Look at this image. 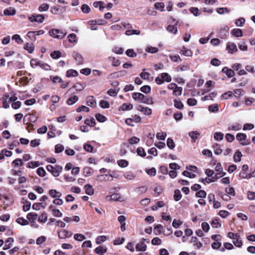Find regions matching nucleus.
Wrapping results in <instances>:
<instances>
[{
  "instance_id": "47",
  "label": "nucleus",
  "mask_w": 255,
  "mask_h": 255,
  "mask_svg": "<svg viewBox=\"0 0 255 255\" xmlns=\"http://www.w3.org/2000/svg\"><path fill=\"white\" fill-rule=\"evenodd\" d=\"M174 105L178 109L181 110L183 108V104L180 101L174 100Z\"/></svg>"
},
{
  "instance_id": "11",
  "label": "nucleus",
  "mask_w": 255,
  "mask_h": 255,
  "mask_svg": "<svg viewBox=\"0 0 255 255\" xmlns=\"http://www.w3.org/2000/svg\"><path fill=\"white\" fill-rule=\"evenodd\" d=\"M73 56L78 64H82L84 62L83 57L81 55L77 52H74Z\"/></svg>"
},
{
  "instance_id": "45",
  "label": "nucleus",
  "mask_w": 255,
  "mask_h": 255,
  "mask_svg": "<svg viewBox=\"0 0 255 255\" xmlns=\"http://www.w3.org/2000/svg\"><path fill=\"white\" fill-rule=\"evenodd\" d=\"M96 118L99 122H104L106 121L107 118L106 117L100 114H97L96 115Z\"/></svg>"
},
{
  "instance_id": "44",
  "label": "nucleus",
  "mask_w": 255,
  "mask_h": 255,
  "mask_svg": "<svg viewBox=\"0 0 255 255\" xmlns=\"http://www.w3.org/2000/svg\"><path fill=\"white\" fill-rule=\"evenodd\" d=\"M47 220V217L46 216V214L45 213H42L41 215L39 217L38 219V221L40 223H45Z\"/></svg>"
},
{
  "instance_id": "56",
  "label": "nucleus",
  "mask_w": 255,
  "mask_h": 255,
  "mask_svg": "<svg viewBox=\"0 0 255 255\" xmlns=\"http://www.w3.org/2000/svg\"><path fill=\"white\" fill-rule=\"evenodd\" d=\"M37 214L34 213H29L27 215V218L29 220H35L37 218Z\"/></svg>"
},
{
  "instance_id": "59",
  "label": "nucleus",
  "mask_w": 255,
  "mask_h": 255,
  "mask_svg": "<svg viewBox=\"0 0 255 255\" xmlns=\"http://www.w3.org/2000/svg\"><path fill=\"white\" fill-rule=\"evenodd\" d=\"M140 91L144 93H148L151 91V88L149 86L145 85L140 88Z\"/></svg>"
},
{
  "instance_id": "3",
  "label": "nucleus",
  "mask_w": 255,
  "mask_h": 255,
  "mask_svg": "<svg viewBox=\"0 0 255 255\" xmlns=\"http://www.w3.org/2000/svg\"><path fill=\"white\" fill-rule=\"evenodd\" d=\"M44 16L42 14H36L32 15L29 16L28 19L31 22H37L39 23H42L44 19Z\"/></svg>"
},
{
  "instance_id": "55",
  "label": "nucleus",
  "mask_w": 255,
  "mask_h": 255,
  "mask_svg": "<svg viewBox=\"0 0 255 255\" xmlns=\"http://www.w3.org/2000/svg\"><path fill=\"white\" fill-rule=\"evenodd\" d=\"M167 145L170 149H173L175 147V144L173 140L170 138H168L167 140Z\"/></svg>"
},
{
  "instance_id": "33",
  "label": "nucleus",
  "mask_w": 255,
  "mask_h": 255,
  "mask_svg": "<svg viewBox=\"0 0 255 255\" xmlns=\"http://www.w3.org/2000/svg\"><path fill=\"white\" fill-rule=\"evenodd\" d=\"M181 194L179 190L176 189L174 191V199L175 201H178L181 198Z\"/></svg>"
},
{
  "instance_id": "26",
  "label": "nucleus",
  "mask_w": 255,
  "mask_h": 255,
  "mask_svg": "<svg viewBox=\"0 0 255 255\" xmlns=\"http://www.w3.org/2000/svg\"><path fill=\"white\" fill-rule=\"evenodd\" d=\"M161 78L163 80V82L166 81L167 82H170L172 80L171 76L166 73H162L161 74Z\"/></svg>"
},
{
  "instance_id": "57",
  "label": "nucleus",
  "mask_w": 255,
  "mask_h": 255,
  "mask_svg": "<svg viewBox=\"0 0 255 255\" xmlns=\"http://www.w3.org/2000/svg\"><path fill=\"white\" fill-rule=\"evenodd\" d=\"M12 164L13 166L16 167L19 165L22 166L23 165V163L21 159H16L13 161Z\"/></svg>"
},
{
  "instance_id": "17",
  "label": "nucleus",
  "mask_w": 255,
  "mask_h": 255,
  "mask_svg": "<svg viewBox=\"0 0 255 255\" xmlns=\"http://www.w3.org/2000/svg\"><path fill=\"white\" fill-rule=\"evenodd\" d=\"M14 240L12 238H8L5 241V244L3 247V250H7L11 247V244L13 242Z\"/></svg>"
},
{
  "instance_id": "20",
  "label": "nucleus",
  "mask_w": 255,
  "mask_h": 255,
  "mask_svg": "<svg viewBox=\"0 0 255 255\" xmlns=\"http://www.w3.org/2000/svg\"><path fill=\"white\" fill-rule=\"evenodd\" d=\"M233 243L235 246L237 247H241L242 246V242L240 236H237V237L235 238V240H233Z\"/></svg>"
},
{
  "instance_id": "63",
  "label": "nucleus",
  "mask_w": 255,
  "mask_h": 255,
  "mask_svg": "<svg viewBox=\"0 0 255 255\" xmlns=\"http://www.w3.org/2000/svg\"><path fill=\"white\" fill-rule=\"evenodd\" d=\"M81 10L84 13H88L90 11L91 8L87 4H84L81 6Z\"/></svg>"
},
{
  "instance_id": "29",
  "label": "nucleus",
  "mask_w": 255,
  "mask_h": 255,
  "mask_svg": "<svg viewBox=\"0 0 255 255\" xmlns=\"http://www.w3.org/2000/svg\"><path fill=\"white\" fill-rule=\"evenodd\" d=\"M154 7L156 9L160 10L161 11H164V4L163 2H156L154 4Z\"/></svg>"
},
{
  "instance_id": "27",
  "label": "nucleus",
  "mask_w": 255,
  "mask_h": 255,
  "mask_svg": "<svg viewBox=\"0 0 255 255\" xmlns=\"http://www.w3.org/2000/svg\"><path fill=\"white\" fill-rule=\"evenodd\" d=\"M50 79L54 83H59L63 81L62 78L58 76H50Z\"/></svg>"
},
{
  "instance_id": "5",
  "label": "nucleus",
  "mask_w": 255,
  "mask_h": 255,
  "mask_svg": "<svg viewBox=\"0 0 255 255\" xmlns=\"http://www.w3.org/2000/svg\"><path fill=\"white\" fill-rule=\"evenodd\" d=\"M96 179L97 181L103 182V181H112L113 180V176L112 175L109 176L107 174H104V175H98Z\"/></svg>"
},
{
  "instance_id": "42",
  "label": "nucleus",
  "mask_w": 255,
  "mask_h": 255,
  "mask_svg": "<svg viewBox=\"0 0 255 255\" xmlns=\"http://www.w3.org/2000/svg\"><path fill=\"white\" fill-rule=\"evenodd\" d=\"M49 7V5L47 3H42L39 6L38 10L41 12L47 11Z\"/></svg>"
},
{
  "instance_id": "30",
  "label": "nucleus",
  "mask_w": 255,
  "mask_h": 255,
  "mask_svg": "<svg viewBox=\"0 0 255 255\" xmlns=\"http://www.w3.org/2000/svg\"><path fill=\"white\" fill-rule=\"evenodd\" d=\"M16 222L18 224L22 226L27 225L29 224L28 221L23 218H17L16 220Z\"/></svg>"
},
{
  "instance_id": "2",
  "label": "nucleus",
  "mask_w": 255,
  "mask_h": 255,
  "mask_svg": "<svg viewBox=\"0 0 255 255\" xmlns=\"http://www.w3.org/2000/svg\"><path fill=\"white\" fill-rule=\"evenodd\" d=\"M46 168L54 177H58L62 170L61 166L57 165L55 166L48 165L47 166Z\"/></svg>"
},
{
  "instance_id": "34",
  "label": "nucleus",
  "mask_w": 255,
  "mask_h": 255,
  "mask_svg": "<svg viewBox=\"0 0 255 255\" xmlns=\"http://www.w3.org/2000/svg\"><path fill=\"white\" fill-rule=\"evenodd\" d=\"M190 67L188 65H181L177 67V71H184L189 70Z\"/></svg>"
},
{
  "instance_id": "9",
  "label": "nucleus",
  "mask_w": 255,
  "mask_h": 255,
  "mask_svg": "<svg viewBox=\"0 0 255 255\" xmlns=\"http://www.w3.org/2000/svg\"><path fill=\"white\" fill-rule=\"evenodd\" d=\"M132 97L135 101H139L141 102H142L143 100L145 99V96L140 93H134L132 94Z\"/></svg>"
},
{
  "instance_id": "12",
  "label": "nucleus",
  "mask_w": 255,
  "mask_h": 255,
  "mask_svg": "<svg viewBox=\"0 0 255 255\" xmlns=\"http://www.w3.org/2000/svg\"><path fill=\"white\" fill-rule=\"evenodd\" d=\"M135 249L137 251L144 252L146 250V245L143 241H141L136 245Z\"/></svg>"
},
{
  "instance_id": "64",
  "label": "nucleus",
  "mask_w": 255,
  "mask_h": 255,
  "mask_svg": "<svg viewBox=\"0 0 255 255\" xmlns=\"http://www.w3.org/2000/svg\"><path fill=\"white\" fill-rule=\"evenodd\" d=\"M39 165L38 161H31L28 163L27 167L30 168H33L38 167Z\"/></svg>"
},
{
  "instance_id": "41",
  "label": "nucleus",
  "mask_w": 255,
  "mask_h": 255,
  "mask_svg": "<svg viewBox=\"0 0 255 255\" xmlns=\"http://www.w3.org/2000/svg\"><path fill=\"white\" fill-rule=\"evenodd\" d=\"M100 106L101 108L105 109L109 108L110 104L108 101L102 100L100 102Z\"/></svg>"
},
{
  "instance_id": "43",
  "label": "nucleus",
  "mask_w": 255,
  "mask_h": 255,
  "mask_svg": "<svg viewBox=\"0 0 255 255\" xmlns=\"http://www.w3.org/2000/svg\"><path fill=\"white\" fill-rule=\"evenodd\" d=\"M24 48L27 50L29 53H32L34 50V46L32 44L27 43Z\"/></svg>"
},
{
  "instance_id": "13",
  "label": "nucleus",
  "mask_w": 255,
  "mask_h": 255,
  "mask_svg": "<svg viewBox=\"0 0 255 255\" xmlns=\"http://www.w3.org/2000/svg\"><path fill=\"white\" fill-rule=\"evenodd\" d=\"M231 34L236 37H241L243 36V31L239 28L233 29L231 31Z\"/></svg>"
},
{
  "instance_id": "21",
  "label": "nucleus",
  "mask_w": 255,
  "mask_h": 255,
  "mask_svg": "<svg viewBox=\"0 0 255 255\" xmlns=\"http://www.w3.org/2000/svg\"><path fill=\"white\" fill-rule=\"evenodd\" d=\"M246 135L245 133H238L237 135V139L242 142V144L243 145H247V144L246 142H244V141H245L246 138Z\"/></svg>"
},
{
  "instance_id": "23",
  "label": "nucleus",
  "mask_w": 255,
  "mask_h": 255,
  "mask_svg": "<svg viewBox=\"0 0 255 255\" xmlns=\"http://www.w3.org/2000/svg\"><path fill=\"white\" fill-rule=\"evenodd\" d=\"M242 156V154L241 151L239 150H237L234 154V160L235 162H239L241 160V157Z\"/></svg>"
},
{
  "instance_id": "14",
  "label": "nucleus",
  "mask_w": 255,
  "mask_h": 255,
  "mask_svg": "<svg viewBox=\"0 0 255 255\" xmlns=\"http://www.w3.org/2000/svg\"><path fill=\"white\" fill-rule=\"evenodd\" d=\"M85 192L89 195H92L94 193V191L93 187L90 184H86L84 186Z\"/></svg>"
},
{
  "instance_id": "8",
  "label": "nucleus",
  "mask_w": 255,
  "mask_h": 255,
  "mask_svg": "<svg viewBox=\"0 0 255 255\" xmlns=\"http://www.w3.org/2000/svg\"><path fill=\"white\" fill-rule=\"evenodd\" d=\"M86 87L85 84L81 83H76L70 88L68 91H70L72 89L74 88L78 92L82 91Z\"/></svg>"
},
{
  "instance_id": "35",
  "label": "nucleus",
  "mask_w": 255,
  "mask_h": 255,
  "mask_svg": "<svg viewBox=\"0 0 255 255\" xmlns=\"http://www.w3.org/2000/svg\"><path fill=\"white\" fill-rule=\"evenodd\" d=\"M95 253L98 254H104L107 252V249L103 247L99 246L95 249Z\"/></svg>"
},
{
  "instance_id": "40",
  "label": "nucleus",
  "mask_w": 255,
  "mask_h": 255,
  "mask_svg": "<svg viewBox=\"0 0 255 255\" xmlns=\"http://www.w3.org/2000/svg\"><path fill=\"white\" fill-rule=\"evenodd\" d=\"M67 38L70 42L73 43L76 42V35L75 33H71L68 35Z\"/></svg>"
},
{
  "instance_id": "58",
  "label": "nucleus",
  "mask_w": 255,
  "mask_h": 255,
  "mask_svg": "<svg viewBox=\"0 0 255 255\" xmlns=\"http://www.w3.org/2000/svg\"><path fill=\"white\" fill-rule=\"evenodd\" d=\"M146 52L151 53H155L158 51V49L155 47L149 46L145 49Z\"/></svg>"
},
{
  "instance_id": "1",
  "label": "nucleus",
  "mask_w": 255,
  "mask_h": 255,
  "mask_svg": "<svg viewBox=\"0 0 255 255\" xmlns=\"http://www.w3.org/2000/svg\"><path fill=\"white\" fill-rule=\"evenodd\" d=\"M67 34V32L58 29L53 28L49 30V35L56 39H62Z\"/></svg>"
},
{
  "instance_id": "49",
  "label": "nucleus",
  "mask_w": 255,
  "mask_h": 255,
  "mask_svg": "<svg viewBox=\"0 0 255 255\" xmlns=\"http://www.w3.org/2000/svg\"><path fill=\"white\" fill-rule=\"evenodd\" d=\"M139 76L143 80H149V77L150 76V74L148 72H141L140 73Z\"/></svg>"
},
{
  "instance_id": "51",
  "label": "nucleus",
  "mask_w": 255,
  "mask_h": 255,
  "mask_svg": "<svg viewBox=\"0 0 255 255\" xmlns=\"http://www.w3.org/2000/svg\"><path fill=\"white\" fill-rule=\"evenodd\" d=\"M132 105L131 104H124L122 106L123 111H129L132 109Z\"/></svg>"
},
{
  "instance_id": "18",
  "label": "nucleus",
  "mask_w": 255,
  "mask_h": 255,
  "mask_svg": "<svg viewBox=\"0 0 255 255\" xmlns=\"http://www.w3.org/2000/svg\"><path fill=\"white\" fill-rule=\"evenodd\" d=\"M189 135L192 138V142H194L200 136V133L198 131H193L190 132Z\"/></svg>"
},
{
  "instance_id": "22",
  "label": "nucleus",
  "mask_w": 255,
  "mask_h": 255,
  "mask_svg": "<svg viewBox=\"0 0 255 255\" xmlns=\"http://www.w3.org/2000/svg\"><path fill=\"white\" fill-rule=\"evenodd\" d=\"M87 105L91 107H95L96 106V102L92 97H88L87 99Z\"/></svg>"
},
{
  "instance_id": "15",
  "label": "nucleus",
  "mask_w": 255,
  "mask_h": 255,
  "mask_svg": "<svg viewBox=\"0 0 255 255\" xmlns=\"http://www.w3.org/2000/svg\"><path fill=\"white\" fill-rule=\"evenodd\" d=\"M49 194L53 198H60L62 196V194L60 192L54 189L50 190Z\"/></svg>"
},
{
  "instance_id": "61",
  "label": "nucleus",
  "mask_w": 255,
  "mask_h": 255,
  "mask_svg": "<svg viewBox=\"0 0 255 255\" xmlns=\"http://www.w3.org/2000/svg\"><path fill=\"white\" fill-rule=\"evenodd\" d=\"M245 92L243 90L239 89H236L234 91L235 96L236 97H239L241 96L244 95Z\"/></svg>"
},
{
  "instance_id": "60",
  "label": "nucleus",
  "mask_w": 255,
  "mask_h": 255,
  "mask_svg": "<svg viewBox=\"0 0 255 255\" xmlns=\"http://www.w3.org/2000/svg\"><path fill=\"white\" fill-rule=\"evenodd\" d=\"M136 152L137 154L141 157H144L146 155V153L142 147L137 148Z\"/></svg>"
},
{
  "instance_id": "4",
  "label": "nucleus",
  "mask_w": 255,
  "mask_h": 255,
  "mask_svg": "<svg viewBox=\"0 0 255 255\" xmlns=\"http://www.w3.org/2000/svg\"><path fill=\"white\" fill-rule=\"evenodd\" d=\"M72 235L71 232L62 230L58 232V237L60 239H66L67 238H70Z\"/></svg>"
},
{
  "instance_id": "52",
  "label": "nucleus",
  "mask_w": 255,
  "mask_h": 255,
  "mask_svg": "<svg viewBox=\"0 0 255 255\" xmlns=\"http://www.w3.org/2000/svg\"><path fill=\"white\" fill-rule=\"evenodd\" d=\"M206 192L204 190H200L196 193L197 197L205 198L206 197Z\"/></svg>"
},
{
  "instance_id": "32",
  "label": "nucleus",
  "mask_w": 255,
  "mask_h": 255,
  "mask_svg": "<svg viewBox=\"0 0 255 255\" xmlns=\"http://www.w3.org/2000/svg\"><path fill=\"white\" fill-rule=\"evenodd\" d=\"M117 163L118 165L121 167H126L128 165V161L124 159H121L118 160Z\"/></svg>"
},
{
  "instance_id": "39",
  "label": "nucleus",
  "mask_w": 255,
  "mask_h": 255,
  "mask_svg": "<svg viewBox=\"0 0 255 255\" xmlns=\"http://www.w3.org/2000/svg\"><path fill=\"white\" fill-rule=\"evenodd\" d=\"M224 134L221 132H216L214 133V137L216 140H221L223 138Z\"/></svg>"
},
{
  "instance_id": "6",
  "label": "nucleus",
  "mask_w": 255,
  "mask_h": 255,
  "mask_svg": "<svg viewBox=\"0 0 255 255\" xmlns=\"http://www.w3.org/2000/svg\"><path fill=\"white\" fill-rule=\"evenodd\" d=\"M226 49L229 53H233L238 50L236 45L233 42H228L226 46Z\"/></svg>"
},
{
  "instance_id": "48",
  "label": "nucleus",
  "mask_w": 255,
  "mask_h": 255,
  "mask_svg": "<svg viewBox=\"0 0 255 255\" xmlns=\"http://www.w3.org/2000/svg\"><path fill=\"white\" fill-rule=\"evenodd\" d=\"M61 53L59 51H54L51 52L50 56L53 59H57L61 57Z\"/></svg>"
},
{
  "instance_id": "10",
  "label": "nucleus",
  "mask_w": 255,
  "mask_h": 255,
  "mask_svg": "<svg viewBox=\"0 0 255 255\" xmlns=\"http://www.w3.org/2000/svg\"><path fill=\"white\" fill-rule=\"evenodd\" d=\"M106 198L110 201H121V197L119 194H114L111 196H108Z\"/></svg>"
},
{
  "instance_id": "28",
  "label": "nucleus",
  "mask_w": 255,
  "mask_h": 255,
  "mask_svg": "<svg viewBox=\"0 0 255 255\" xmlns=\"http://www.w3.org/2000/svg\"><path fill=\"white\" fill-rule=\"evenodd\" d=\"M3 13H4V14L5 15H14L15 14L16 10L14 8H8V9H5L4 10Z\"/></svg>"
},
{
  "instance_id": "16",
  "label": "nucleus",
  "mask_w": 255,
  "mask_h": 255,
  "mask_svg": "<svg viewBox=\"0 0 255 255\" xmlns=\"http://www.w3.org/2000/svg\"><path fill=\"white\" fill-rule=\"evenodd\" d=\"M178 22V21H177L175 23V25H169L166 28L167 30L170 33H173L174 34H176L177 32V28L176 25Z\"/></svg>"
},
{
  "instance_id": "7",
  "label": "nucleus",
  "mask_w": 255,
  "mask_h": 255,
  "mask_svg": "<svg viewBox=\"0 0 255 255\" xmlns=\"http://www.w3.org/2000/svg\"><path fill=\"white\" fill-rule=\"evenodd\" d=\"M229 35V28L225 26L221 29L219 32V36L222 39H225Z\"/></svg>"
},
{
  "instance_id": "37",
  "label": "nucleus",
  "mask_w": 255,
  "mask_h": 255,
  "mask_svg": "<svg viewBox=\"0 0 255 255\" xmlns=\"http://www.w3.org/2000/svg\"><path fill=\"white\" fill-rule=\"evenodd\" d=\"M156 138L159 140H164L166 136V132H159L156 133Z\"/></svg>"
},
{
  "instance_id": "54",
  "label": "nucleus",
  "mask_w": 255,
  "mask_h": 255,
  "mask_svg": "<svg viewBox=\"0 0 255 255\" xmlns=\"http://www.w3.org/2000/svg\"><path fill=\"white\" fill-rule=\"evenodd\" d=\"M12 39L14 40L18 44H21L23 42L22 39L18 34H14L12 36Z\"/></svg>"
},
{
  "instance_id": "62",
  "label": "nucleus",
  "mask_w": 255,
  "mask_h": 255,
  "mask_svg": "<svg viewBox=\"0 0 255 255\" xmlns=\"http://www.w3.org/2000/svg\"><path fill=\"white\" fill-rule=\"evenodd\" d=\"M74 237L75 240L78 241H82L85 239V237L81 234H76Z\"/></svg>"
},
{
  "instance_id": "24",
  "label": "nucleus",
  "mask_w": 255,
  "mask_h": 255,
  "mask_svg": "<svg viewBox=\"0 0 255 255\" xmlns=\"http://www.w3.org/2000/svg\"><path fill=\"white\" fill-rule=\"evenodd\" d=\"M181 53L186 56H191L192 55V52L187 49L186 47H183L181 50Z\"/></svg>"
},
{
  "instance_id": "38",
  "label": "nucleus",
  "mask_w": 255,
  "mask_h": 255,
  "mask_svg": "<svg viewBox=\"0 0 255 255\" xmlns=\"http://www.w3.org/2000/svg\"><path fill=\"white\" fill-rule=\"evenodd\" d=\"M217 12L220 14H223L226 12L227 13H229L230 12L229 9L227 7H219L217 8Z\"/></svg>"
},
{
  "instance_id": "50",
  "label": "nucleus",
  "mask_w": 255,
  "mask_h": 255,
  "mask_svg": "<svg viewBox=\"0 0 255 255\" xmlns=\"http://www.w3.org/2000/svg\"><path fill=\"white\" fill-rule=\"evenodd\" d=\"M126 54L130 57H135L136 56V53L133 49H129L126 51Z\"/></svg>"
},
{
  "instance_id": "25",
  "label": "nucleus",
  "mask_w": 255,
  "mask_h": 255,
  "mask_svg": "<svg viewBox=\"0 0 255 255\" xmlns=\"http://www.w3.org/2000/svg\"><path fill=\"white\" fill-rule=\"evenodd\" d=\"M78 100V97L74 95L71 97H70L67 101V103L69 105H72L75 103H76Z\"/></svg>"
},
{
  "instance_id": "36",
  "label": "nucleus",
  "mask_w": 255,
  "mask_h": 255,
  "mask_svg": "<svg viewBox=\"0 0 255 255\" xmlns=\"http://www.w3.org/2000/svg\"><path fill=\"white\" fill-rule=\"evenodd\" d=\"M107 240V237L105 236H98L96 239V243L97 244H101L102 243L104 242Z\"/></svg>"
},
{
  "instance_id": "46",
  "label": "nucleus",
  "mask_w": 255,
  "mask_h": 255,
  "mask_svg": "<svg viewBox=\"0 0 255 255\" xmlns=\"http://www.w3.org/2000/svg\"><path fill=\"white\" fill-rule=\"evenodd\" d=\"M85 123L91 127L95 126L96 125L95 120L93 118L91 119V120L87 119L85 120Z\"/></svg>"
},
{
  "instance_id": "53",
  "label": "nucleus",
  "mask_w": 255,
  "mask_h": 255,
  "mask_svg": "<svg viewBox=\"0 0 255 255\" xmlns=\"http://www.w3.org/2000/svg\"><path fill=\"white\" fill-rule=\"evenodd\" d=\"M169 58L171 59V61L173 62H178L179 61L180 62L182 61V59L180 58V56L176 54L174 55H170Z\"/></svg>"
},
{
  "instance_id": "31",
  "label": "nucleus",
  "mask_w": 255,
  "mask_h": 255,
  "mask_svg": "<svg viewBox=\"0 0 255 255\" xmlns=\"http://www.w3.org/2000/svg\"><path fill=\"white\" fill-rule=\"evenodd\" d=\"M245 19L243 17H240L237 19L235 21V24L237 26L242 27L245 24Z\"/></svg>"
},
{
  "instance_id": "19",
  "label": "nucleus",
  "mask_w": 255,
  "mask_h": 255,
  "mask_svg": "<svg viewBox=\"0 0 255 255\" xmlns=\"http://www.w3.org/2000/svg\"><path fill=\"white\" fill-rule=\"evenodd\" d=\"M78 75V72L76 70H73V69L68 70V71H67L66 74V77H67L68 78L71 77H77Z\"/></svg>"
}]
</instances>
